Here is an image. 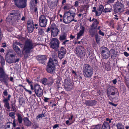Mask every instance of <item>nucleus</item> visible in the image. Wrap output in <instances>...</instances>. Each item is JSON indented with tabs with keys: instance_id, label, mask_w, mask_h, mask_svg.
Returning a JSON list of instances; mask_svg holds the SVG:
<instances>
[{
	"instance_id": "nucleus-1",
	"label": "nucleus",
	"mask_w": 129,
	"mask_h": 129,
	"mask_svg": "<svg viewBox=\"0 0 129 129\" xmlns=\"http://www.w3.org/2000/svg\"><path fill=\"white\" fill-rule=\"evenodd\" d=\"M30 89L34 91L37 96L41 97L43 95V91L40 85L36 84L33 86V84H30Z\"/></svg>"
},
{
	"instance_id": "nucleus-2",
	"label": "nucleus",
	"mask_w": 129,
	"mask_h": 129,
	"mask_svg": "<svg viewBox=\"0 0 129 129\" xmlns=\"http://www.w3.org/2000/svg\"><path fill=\"white\" fill-rule=\"evenodd\" d=\"M83 74L86 78H90L93 74V69L90 66L87 64H85L83 66Z\"/></svg>"
},
{
	"instance_id": "nucleus-3",
	"label": "nucleus",
	"mask_w": 129,
	"mask_h": 129,
	"mask_svg": "<svg viewBox=\"0 0 129 129\" xmlns=\"http://www.w3.org/2000/svg\"><path fill=\"white\" fill-rule=\"evenodd\" d=\"M36 45V44L34 43L31 40L27 39L25 42L23 50L25 51L26 53H29L30 50L33 48Z\"/></svg>"
},
{
	"instance_id": "nucleus-4",
	"label": "nucleus",
	"mask_w": 129,
	"mask_h": 129,
	"mask_svg": "<svg viewBox=\"0 0 129 129\" xmlns=\"http://www.w3.org/2000/svg\"><path fill=\"white\" fill-rule=\"evenodd\" d=\"M75 15L74 13H71L70 12H65L63 16V21L66 23H69L74 17Z\"/></svg>"
},
{
	"instance_id": "nucleus-5",
	"label": "nucleus",
	"mask_w": 129,
	"mask_h": 129,
	"mask_svg": "<svg viewBox=\"0 0 129 129\" xmlns=\"http://www.w3.org/2000/svg\"><path fill=\"white\" fill-rule=\"evenodd\" d=\"M20 18V14L19 12L17 11H13L9 15L7 19H10L13 21L16 22L18 21V20Z\"/></svg>"
},
{
	"instance_id": "nucleus-6",
	"label": "nucleus",
	"mask_w": 129,
	"mask_h": 129,
	"mask_svg": "<svg viewBox=\"0 0 129 129\" xmlns=\"http://www.w3.org/2000/svg\"><path fill=\"white\" fill-rule=\"evenodd\" d=\"M9 80L8 75L6 74L2 68H0V81L2 83L7 84Z\"/></svg>"
},
{
	"instance_id": "nucleus-7",
	"label": "nucleus",
	"mask_w": 129,
	"mask_h": 129,
	"mask_svg": "<svg viewBox=\"0 0 129 129\" xmlns=\"http://www.w3.org/2000/svg\"><path fill=\"white\" fill-rule=\"evenodd\" d=\"M59 41L57 39L54 38L51 40L50 46L51 48L57 51L59 47Z\"/></svg>"
},
{
	"instance_id": "nucleus-8",
	"label": "nucleus",
	"mask_w": 129,
	"mask_h": 129,
	"mask_svg": "<svg viewBox=\"0 0 129 129\" xmlns=\"http://www.w3.org/2000/svg\"><path fill=\"white\" fill-rule=\"evenodd\" d=\"M102 58L104 59H107L110 56V53L109 50L106 47H103L101 52Z\"/></svg>"
},
{
	"instance_id": "nucleus-9",
	"label": "nucleus",
	"mask_w": 129,
	"mask_h": 129,
	"mask_svg": "<svg viewBox=\"0 0 129 129\" xmlns=\"http://www.w3.org/2000/svg\"><path fill=\"white\" fill-rule=\"evenodd\" d=\"M55 68L52 59L50 58L48 63L47 71V72L52 73L55 71Z\"/></svg>"
},
{
	"instance_id": "nucleus-10",
	"label": "nucleus",
	"mask_w": 129,
	"mask_h": 129,
	"mask_svg": "<svg viewBox=\"0 0 129 129\" xmlns=\"http://www.w3.org/2000/svg\"><path fill=\"white\" fill-rule=\"evenodd\" d=\"M15 5L19 8H22L26 6L27 0H13Z\"/></svg>"
},
{
	"instance_id": "nucleus-11",
	"label": "nucleus",
	"mask_w": 129,
	"mask_h": 129,
	"mask_svg": "<svg viewBox=\"0 0 129 129\" xmlns=\"http://www.w3.org/2000/svg\"><path fill=\"white\" fill-rule=\"evenodd\" d=\"M76 54L80 57L84 56L86 53L84 48L81 46H78L76 49Z\"/></svg>"
},
{
	"instance_id": "nucleus-12",
	"label": "nucleus",
	"mask_w": 129,
	"mask_h": 129,
	"mask_svg": "<svg viewBox=\"0 0 129 129\" xmlns=\"http://www.w3.org/2000/svg\"><path fill=\"white\" fill-rule=\"evenodd\" d=\"M107 93L108 97L111 95H114L116 94H118L117 89L113 86H109L107 88Z\"/></svg>"
},
{
	"instance_id": "nucleus-13",
	"label": "nucleus",
	"mask_w": 129,
	"mask_h": 129,
	"mask_svg": "<svg viewBox=\"0 0 129 129\" xmlns=\"http://www.w3.org/2000/svg\"><path fill=\"white\" fill-rule=\"evenodd\" d=\"M66 53V49L63 47H61L58 52V57L60 59H62L64 57Z\"/></svg>"
},
{
	"instance_id": "nucleus-14",
	"label": "nucleus",
	"mask_w": 129,
	"mask_h": 129,
	"mask_svg": "<svg viewBox=\"0 0 129 129\" xmlns=\"http://www.w3.org/2000/svg\"><path fill=\"white\" fill-rule=\"evenodd\" d=\"M40 25L42 27H45L47 25V20L45 16L41 15L39 17Z\"/></svg>"
},
{
	"instance_id": "nucleus-15",
	"label": "nucleus",
	"mask_w": 129,
	"mask_h": 129,
	"mask_svg": "<svg viewBox=\"0 0 129 129\" xmlns=\"http://www.w3.org/2000/svg\"><path fill=\"white\" fill-rule=\"evenodd\" d=\"M114 12L116 13L121 12L123 7V5L119 2H116L115 4Z\"/></svg>"
},
{
	"instance_id": "nucleus-16",
	"label": "nucleus",
	"mask_w": 129,
	"mask_h": 129,
	"mask_svg": "<svg viewBox=\"0 0 129 129\" xmlns=\"http://www.w3.org/2000/svg\"><path fill=\"white\" fill-rule=\"evenodd\" d=\"M64 86L65 89L67 91H70L73 87L72 84L69 81L67 80L65 81Z\"/></svg>"
},
{
	"instance_id": "nucleus-17",
	"label": "nucleus",
	"mask_w": 129,
	"mask_h": 129,
	"mask_svg": "<svg viewBox=\"0 0 129 129\" xmlns=\"http://www.w3.org/2000/svg\"><path fill=\"white\" fill-rule=\"evenodd\" d=\"M34 24L33 23L30 21L27 22V26L28 31L29 33L32 32L34 30Z\"/></svg>"
},
{
	"instance_id": "nucleus-18",
	"label": "nucleus",
	"mask_w": 129,
	"mask_h": 129,
	"mask_svg": "<svg viewBox=\"0 0 129 129\" xmlns=\"http://www.w3.org/2000/svg\"><path fill=\"white\" fill-rule=\"evenodd\" d=\"M97 29L96 27H92L91 26L89 29V33L91 37H92L94 35L95 36L98 34L97 33Z\"/></svg>"
},
{
	"instance_id": "nucleus-19",
	"label": "nucleus",
	"mask_w": 129,
	"mask_h": 129,
	"mask_svg": "<svg viewBox=\"0 0 129 129\" xmlns=\"http://www.w3.org/2000/svg\"><path fill=\"white\" fill-rule=\"evenodd\" d=\"M104 6L103 5H101L97 10V13L96 16H98L102 14L104 9Z\"/></svg>"
},
{
	"instance_id": "nucleus-20",
	"label": "nucleus",
	"mask_w": 129,
	"mask_h": 129,
	"mask_svg": "<svg viewBox=\"0 0 129 129\" xmlns=\"http://www.w3.org/2000/svg\"><path fill=\"white\" fill-rule=\"evenodd\" d=\"M81 30L79 33L77 34V38L79 39L83 34L85 30V27L83 26H81L80 27Z\"/></svg>"
},
{
	"instance_id": "nucleus-21",
	"label": "nucleus",
	"mask_w": 129,
	"mask_h": 129,
	"mask_svg": "<svg viewBox=\"0 0 129 129\" xmlns=\"http://www.w3.org/2000/svg\"><path fill=\"white\" fill-rule=\"evenodd\" d=\"M46 59V56L45 55H39L38 57V60L40 61V63L44 64V60Z\"/></svg>"
},
{
	"instance_id": "nucleus-22",
	"label": "nucleus",
	"mask_w": 129,
	"mask_h": 129,
	"mask_svg": "<svg viewBox=\"0 0 129 129\" xmlns=\"http://www.w3.org/2000/svg\"><path fill=\"white\" fill-rule=\"evenodd\" d=\"M58 2L51 1L48 2L49 7L51 9H54L57 6Z\"/></svg>"
},
{
	"instance_id": "nucleus-23",
	"label": "nucleus",
	"mask_w": 129,
	"mask_h": 129,
	"mask_svg": "<svg viewBox=\"0 0 129 129\" xmlns=\"http://www.w3.org/2000/svg\"><path fill=\"white\" fill-rule=\"evenodd\" d=\"M85 103L87 106H92L96 104V101L94 100H87L86 101Z\"/></svg>"
},
{
	"instance_id": "nucleus-24",
	"label": "nucleus",
	"mask_w": 129,
	"mask_h": 129,
	"mask_svg": "<svg viewBox=\"0 0 129 129\" xmlns=\"http://www.w3.org/2000/svg\"><path fill=\"white\" fill-rule=\"evenodd\" d=\"M110 126L109 123L104 121L102 125L101 129H110Z\"/></svg>"
},
{
	"instance_id": "nucleus-25",
	"label": "nucleus",
	"mask_w": 129,
	"mask_h": 129,
	"mask_svg": "<svg viewBox=\"0 0 129 129\" xmlns=\"http://www.w3.org/2000/svg\"><path fill=\"white\" fill-rule=\"evenodd\" d=\"M50 31L51 35L53 37L56 36L59 31V30L58 28H55Z\"/></svg>"
},
{
	"instance_id": "nucleus-26",
	"label": "nucleus",
	"mask_w": 129,
	"mask_h": 129,
	"mask_svg": "<svg viewBox=\"0 0 129 129\" xmlns=\"http://www.w3.org/2000/svg\"><path fill=\"white\" fill-rule=\"evenodd\" d=\"M24 122L25 125L27 126H29L31 125V122L30 121L28 118H25L24 120Z\"/></svg>"
},
{
	"instance_id": "nucleus-27",
	"label": "nucleus",
	"mask_w": 129,
	"mask_h": 129,
	"mask_svg": "<svg viewBox=\"0 0 129 129\" xmlns=\"http://www.w3.org/2000/svg\"><path fill=\"white\" fill-rule=\"evenodd\" d=\"M16 116L17 117V120L18 122L19 123H21L23 121V116L22 114L19 113H17Z\"/></svg>"
},
{
	"instance_id": "nucleus-28",
	"label": "nucleus",
	"mask_w": 129,
	"mask_h": 129,
	"mask_svg": "<svg viewBox=\"0 0 129 129\" xmlns=\"http://www.w3.org/2000/svg\"><path fill=\"white\" fill-rule=\"evenodd\" d=\"M92 21H93V23L91 25V27H96L98 26V24L99 23V22L98 21L97 19L93 18L92 19Z\"/></svg>"
},
{
	"instance_id": "nucleus-29",
	"label": "nucleus",
	"mask_w": 129,
	"mask_h": 129,
	"mask_svg": "<svg viewBox=\"0 0 129 129\" xmlns=\"http://www.w3.org/2000/svg\"><path fill=\"white\" fill-rule=\"evenodd\" d=\"M15 113L13 112H11L9 113V116L11 117L12 118L14 119V120L13 121V126L14 127H15Z\"/></svg>"
},
{
	"instance_id": "nucleus-30",
	"label": "nucleus",
	"mask_w": 129,
	"mask_h": 129,
	"mask_svg": "<svg viewBox=\"0 0 129 129\" xmlns=\"http://www.w3.org/2000/svg\"><path fill=\"white\" fill-rule=\"evenodd\" d=\"M5 104L4 106L7 108L9 110L10 109V107L9 106V104L8 101H7V99H4L3 100Z\"/></svg>"
},
{
	"instance_id": "nucleus-31",
	"label": "nucleus",
	"mask_w": 129,
	"mask_h": 129,
	"mask_svg": "<svg viewBox=\"0 0 129 129\" xmlns=\"http://www.w3.org/2000/svg\"><path fill=\"white\" fill-rule=\"evenodd\" d=\"M52 58L55 61V63L57 64L58 63L57 59V56L56 53L55 52H54L52 54Z\"/></svg>"
},
{
	"instance_id": "nucleus-32",
	"label": "nucleus",
	"mask_w": 129,
	"mask_h": 129,
	"mask_svg": "<svg viewBox=\"0 0 129 129\" xmlns=\"http://www.w3.org/2000/svg\"><path fill=\"white\" fill-rule=\"evenodd\" d=\"M41 82L42 84L45 85H47L48 84L49 82L47 79L46 78H43L41 80Z\"/></svg>"
},
{
	"instance_id": "nucleus-33",
	"label": "nucleus",
	"mask_w": 129,
	"mask_h": 129,
	"mask_svg": "<svg viewBox=\"0 0 129 129\" xmlns=\"http://www.w3.org/2000/svg\"><path fill=\"white\" fill-rule=\"evenodd\" d=\"M37 4H36V3L34 2L33 0H31L30 2V6L31 9L33 10L34 8L35 7L36 5Z\"/></svg>"
},
{
	"instance_id": "nucleus-34",
	"label": "nucleus",
	"mask_w": 129,
	"mask_h": 129,
	"mask_svg": "<svg viewBox=\"0 0 129 129\" xmlns=\"http://www.w3.org/2000/svg\"><path fill=\"white\" fill-rule=\"evenodd\" d=\"M72 74H74V76L75 78H76V77H78V75H79V78L81 79L82 77L81 76V73H76L73 70L72 71Z\"/></svg>"
},
{
	"instance_id": "nucleus-35",
	"label": "nucleus",
	"mask_w": 129,
	"mask_h": 129,
	"mask_svg": "<svg viewBox=\"0 0 129 129\" xmlns=\"http://www.w3.org/2000/svg\"><path fill=\"white\" fill-rule=\"evenodd\" d=\"M13 49L18 54H19L21 53L20 49L18 46L16 45H14L13 46Z\"/></svg>"
},
{
	"instance_id": "nucleus-36",
	"label": "nucleus",
	"mask_w": 129,
	"mask_h": 129,
	"mask_svg": "<svg viewBox=\"0 0 129 129\" xmlns=\"http://www.w3.org/2000/svg\"><path fill=\"white\" fill-rule=\"evenodd\" d=\"M13 125V123L11 122H9L7 123V125L6 126L5 129H13V128L12 126L10 127L11 125Z\"/></svg>"
},
{
	"instance_id": "nucleus-37",
	"label": "nucleus",
	"mask_w": 129,
	"mask_h": 129,
	"mask_svg": "<svg viewBox=\"0 0 129 129\" xmlns=\"http://www.w3.org/2000/svg\"><path fill=\"white\" fill-rule=\"evenodd\" d=\"M117 129H124V126L120 123H118L116 125Z\"/></svg>"
},
{
	"instance_id": "nucleus-38",
	"label": "nucleus",
	"mask_w": 129,
	"mask_h": 129,
	"mask_svg": "<svg viewBox=\"0 0 129 129\" xmlns=\"http://www.w3.org/2000/svg\"><path fill=\"white\" fill-rule=\"evenodd\" d=\"M101 125L98 124L96 125H93L91 127V129H100Z\"/></svg>"
},
{
	"instance_id": "nucleus-39",
	"label": "nucleus",
	"mask_w": 129,
	"mask_h": 129,
	"mask_svg": "<svg viewBox=\"0 0 129 129\" xmlns=\"http://www.w3.org/2000/svg\"><path fill=\"white\" fill-rule=\"evenodd\" d=\"M38 33L39 34L41 35H43L44 34V33L43 29L39 28L38 29Z\"/></svg>"
},
{
	"instance_id": "nucleus-40",
	"label": "nucleus",
	"mask_w": 129,
	"mask_h": 129,
	"mask_svg": "<svg viewBox=\"0 0 129 129\" xmlns=\"http://www.w3.org/2000/svg\"><path fill=\"white\" fill-rule=\"evenodd\" d=\"M57 28H58L57 27L54 23H52L51 24L50 27V30Z\"/></svg>"
},
{
	"instance_id": "nucleus-41",
	"label": "nucleus",
	"mask_w": 129,
	"mask_h": 129,
	"mask_svg": "<svg viewBox=\"0 0 129 129\" xmlns=\"http://www.w3.org/2000/svg\"><path fill=\"white\" fill-rule=\"evenodd\" d=\"M112 10V8H106L104 9L103 12L104 13H107L108 12H111Z\"/></svg>"
},
{
	"instance_id": "nucleus-42",
	"label": "nucleus",
	"mask_w": 129,
	"mask_h": 129,
	"mask_svg": "<svg viewBox=\"0 0 129 129\" xmlns=\"http://www.w3.org/2000/svg\"><path fill=\"white\" fill-rule=\"evenodd\" d=\"M0 59L1 60L0 63H1L2 66H3L5 65V61L4 58L2 56H1Z\"/></svg>"
},
{
	"instance_id": "nucleus-43",
	"label": "nucleus",
	"mask_w": 129,
	"mask_h": 129,
	"mask_svg": "<svg viewBox=\"0 0 129 129\" xmlns=\"http://www.w3.org/2000/svg\"><path fill=\"white\" fill-rule=\"evenodd\" d=\"M66 39V36L65 35L60 36L59 38V39L60 41H62Z\"/></svg>"
},
{
	"instance_id": "nucleus-44",
	"label": "nucleus",
	"mask_w": 129,
	"mask_h": 129,
	"mask_svg": "<svg viewBox=\"0 0 129 129\" xmlns=\"http://www.w3.org/2000/svg\"><path fill=\"white\" fill-rule=\"evenodd\" d=\"M48 81L49 82L48 84L50 85H52L54 82V80L52 77H50Z\"/></svg>"
},
{
	"instance_id": "nucleus-45",
	"label": "nucleus",
	"mask_w": 129,
	"mask_h": 129,
	"mask_svg": "<svg viewBox=\"0 0 129 129\" xmlns=\"http://www.w3.org/2000/svg\"><path fill=\"white\" fill-rule=\"evenodd\" d=\"M19 102L20 104L21 105H22L25 103L24 100L23 98L20 99L19 100Z\"/></svg>"
},
{
	"instance_id": "nucleus-46",
	"label": "nucleus",
	"mask_w": 129,
	"mask_h": 129,
	"mask_svg": "<svg viewBox=\"0 0 129 129\" xmlns=\"http://www.w3.org/2000/svg\"><path fill=\"white\" fill-rule=\"evenodd\" d=\"M95 38L97 43H99L100 39L98 37V34L95 35Z\"/></svg>"
},
{
	"instance_id": "nucleus-47",
	"label": "nucleus",
	"mask_w": 129,
	"mask_h": 129,
	"mask_svg": "<svg viewBox=\"0 0 129 129\" xmlns=\"http://www.w3.org/2000/svg\"><path fill=\"white\" fill-rule=\"evenodd\" d=\"M12 110L14 112L16 111V109L15 106L14 104H13L12 105Z\"/></svg>"
},
{
	"instance_id": "nucleus-48",
	"label": "nucleus",
	"mask_w": 129,
	"mask_h": 129,
	"mask_svg": "<svg viewBox=\"0 0 129 129\" xmlns=\"http://www.w3.org/2000/svg\"><path fill=\"white\" fill-rule=\"evenodd\" d=\"M115 0H109L107 1V3L108 4H110V3H112L114 2Z\"/></svg>"
},
{
	"instance_id": "nucleus-49",
	"label": "nucleus",
	"mask_w": 129,
	"mask_h": 129,
	"mask_svg": "<svg viewBox=\"0 0 129 129\" xmlns=\"http://www.w3.org/2000/svg\"><path fill=\"white\" fill-rule=\"evenodd\" d=\"M24 88V89H25V91H26L27 92L30 94H31L32 92L31 90H30L27 89L25 88Z\"/></svg>"
},
{
	"instance_id": "nucleus-50",
	"label": "nucleus",
	"mask_w": 129,
	"mask_h": 129,
	"mask_svg": "<svg viewBox=\"0 0 129 129\" xmlns=\"http://www.w3.org/2000/svg\"><path fill=\"white\" fill-rule=\"evenodd\" d=\"M6 61L9 63H12L13 62V61L12 60H10V59H7V58L6 59Z\"/></svg>"
},
{
	"instance_id": "nucleus-51",
	"label": "nucleus",
	"mask_w": 129,
	"mask_h": 129,
	"mask_svg": "<svg viewBox=\"0 0 129 129\" xmlns=\"http://www.w3.org/2000/svg\"><path fill=\"white\" fill-rule=\"evenodd\" d=\"M78 5H79L78 2L77 1H76L75 3L74 6L75 7H77L78 6Z\"/></svg>"
},
{
	"instance_id": "nucleus-52",
	"label": "nucleus",
	"mask_w": 129,
	"mask_h": 129,
	"mask_svg": "<svg viewBox=\"0 0 129 129\" xmlns=\"http://www.w3.org/2000/svg\"><path fill=\"white\" fill-rule=\"evenodd\" d=\"M93 10L92 11V12H95V15L96 16V14L97 13V10H96V8L95 7H94L93 8Z\"/></svg>"
},
{
	"instance_id": "nucleus-53",
	"label": "nucleus",
	"mask_w": 129,
	"mask_h": 129,
	"mask_svg": "<svg viewBox=\"0 0 129 129\" xmlns=\"http://www.w3.org/2000/svg\"><path fill=\"white\" fill-rule=\"evenodd\" d=\"M99 33L100 35H102L103 36H104V33L102 32L101 30H100Z\"/></svg>"
},
{
	"instance_id": "nucleus-54",
	"label": "nucleus",
	"mask_w": 129,
	"mask_h": 129,
	"mask_svg": "<svg viewBox=\"0 0 129 129\" xmlns=\"http://www.w3.org/2000/svg\"><path fill=\"white\" fill-rule=\"evenodd\" d=\"M3 94L4 95L7 96L8 95V92L6 90H5L3 92Z\"/></svg>"
},
{
	"instance_id": "nucleus-55",
	"label": "nucleus",
	"mask_w": 129,
	"mask_h": 129,
	"mask_svg": "<svg viewBox=\"0 0 129 129\" xmlns=\"http://www.w3.org/2000/svg\"><path fill=\"white\" fill-rule=\"evenodd\" d=\"M44 116V114H39L37 116V118H40L41 117H43Z\"/></svg>"
},
{
	"instance_id": "nucleus-56",
	"label": "nucleus",
	"mask_w": 129,
	"mask_h": 129,
	"mask_svg": "<svg viewBox=\"0 0 129 129\" xmlns=\"http://www.w3.org/2000/svg\"><path fill=\"white\" fill-rule=\"evenodd\" d=\"M63 8L65 10H67L69 9V7L68 6H65Z\"/></svg>"
},
{
	"instance_id": "nucleus-57",
	"label": "nucleus",
	"mask_w": 129,
	"mask_h": 129,
	"mask_svg": "<svg viewBox=\"0 0 129 129\" xmlns=\"http://www.w3.org/2000/svg\"><path fill=\"white\" fill-rule=\"evenodd\" d=\"M124 54L126 57H128L129 56L128 54L126 52H124Z\"/></svg>"
},
{
	"instance_id": "nucleus-58",
	"label": "nucleus",
	"mask_w": 129,
	"mask_h": 129,
	"mask_svg": "<svg viewBox=\"0 0 129 129\" xmlns=\"http://www.w3.org/2000/svg\"><path fill=\"white\" fill-rule=\"evenodd\" d=\"M26 81L28 82L29 84H30H30H32V81H29V80L28 79H26Z\"/></svg>"
},
{
	"instance_id": "nucleus-59",
	"label": "nucleus",
	"mask_w": 129,
	"mask_h": 129,
	"mask_svg": "<svg viewBox=\"0 0 129 129\" xmlns=\"http://www.w3.org/2000/svg\"><path fill=\"white\" fill-rule=\"evenodd\" d=\"M56 83L57 84V85H59L60 83V80L59 79H57L56 81Z\"/></svg>"
},
{
	"instance_id": "nucleus-60",
	"label": "nucleus",
	"mask_w": 129,
	"mask_h": 129,
	"mask_svg": "<svg viewBox=\"0 0 129 129\" xmlns=\"http://www.w3.org/2000/svg\"><path fill=\"white\" fill-rule=\"evenodd\" d=\"M66 124L68 125H70L71 124L70 123L69 121L68 120H67L66 121Z\"/></svg>"
},
{
	"instance_id": "nucleus-61",
	"label": "nucleus",
	"mask_w": 129,
	"mask_h": 129,
	"mask_svg": "<svg viewBox=\"0 0 129 129\" xmlns=\"http://www.w3.org/2000/svg\"><path fill=\"white\" fill-rule=\"evenodd\" d=\"M109 103L111 105H113V106H114L115 107H116V106H117V104H114L113 103H112V102H109Z\"/></svg>"
},
{
	"instance_id": "nucleus-62",
	"label": "nucleus",
	"mask_w": 129,
	"mask_h": 129,
	"mask_svg": "<svg viewBox=\"0 0 129 129\" xmlns=\"http://www.w3.org/2000/svg\"><path fill=\"white\" fill-rule=\"evenodd\" d=\"M59 126L58 124H56L54 125L53 126V128L54 129L58 127Z\"/></svg>"
},
{
	"instance_id": "nucleus-63",
	"label": "nucleus",
	"mask_w": 129,
	"mask_h": 129,
	"mask_svg": "<svg viewBox=\"0 0 129 129\" xmlns=\"http://www.w3.org/2000/svg\"><path fill=\"white\" fill-rule=\"evenodd\" d=\"M114 17L113 18L114 19H115L116 20H118V18L117 17L118 16L116 15H115L114 16Z\"/></svg>"
},
{
	"instance_id": "nucleus-64",
	"label": "nucleus",
	"mask_w": 129,
	"mask_h": 129,
	"mask_svg": "<svg viewBox=\"0 0 129 129\" xmlns=\"http://www.w3.org/2000/svg\"><path fill=\"white\" fill-rule=\"evenodd\" d=\"M73 117V115L72 114H71L70 117L68 119L69 120H72Z\"/></svg>"
}]
</instances>
